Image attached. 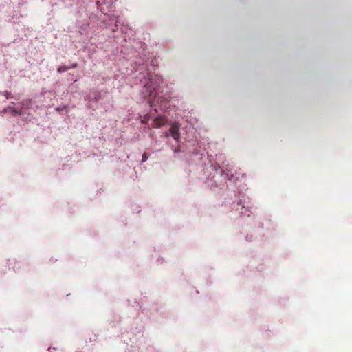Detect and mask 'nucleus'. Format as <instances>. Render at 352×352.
I'll list each match as a JSON object with an SVG mask.
<instances>
[{
  "label": "nucleus",
  "instance_id": "f257e3e1",
  "mask_svg": "<svg viewBox=\"0 0 352 352\" xmlns=\"http://www.w3.org/2000/svg\"><path fill=\"white\" fill-rule=\"evenodd\" d=\"M162 82V79L159 76H151L149 75L148 81L144 85V90L143 94L144 97L152 96L153 94H155V91L156 88Z\"/></svg>",
  "mask_w": 352,
  "mask_h": 352
},
{
  "label": "nucleus",
  "instance_id": "f03ea898",
  "mask_svg": "<svg viewBox=\"0 0 352 352\" xmlns=\"http://www.w3.org/2000/svg\"><path fill=\"white\" fill-rule=\"evenodd\" d=\"M180 125L177 122H175L172 124L171 127L169 129V132L174 140L176 141H179L180 138V133H179Z\"/></svg>",
  "mask_w": 352,
  "mask_h": 352
},
{
  "label": "nucleus",
  "instance_id": "7ed1b4c3",
  "mask_svg": "<svg viewBox=\"0 0 352 352\" xmlns=\"http://www.w3.org/2000/svg\"><path fill=\"white\" fill-rule=\"evenodd\" d=\"M167 122V119L164 116L157 117L153 122V127L160 128L164 126Z\"/></svg>",
  "mask_w": 352,
  "mask_h": 352
},
{
  "label": "nucleus",
  "instance_id": "20e7f679",
  "mask_svg": "<svg viewBox=\"0 0 352 352\" xmlns=\"http://www.w3.org/2000/svg\"><path fill=\"white\" fill-rule=\"evenodd\" d=\"M6 111L11 113L13 116H15L16 115H19V113L16 109H12L10 107H8L6 109H5Z\"/></svg>",
  "mask_w": 352,
  "mask_h": 352
},
{
  "label": "nucleus",
  "instance_id": "39448f33",
  "mask_svg": "<svg viewBox=\"0 0 352 352\" xmlns=\"http://www.w3.org/2000/svg\"><path fill=\"white\" fill-rule=\"evenodd\" d=\"M69 69V67H67L65 65H61L57 69V72L58 73H63V72L67 71Z\"/></svg>",
  "mask_w": 352,
  "mask_h": 352
},
{
  "label": "nucleus",
  "instance_id": "423d86ee",
  "mask_svg": "<svg viewBox=\"0 0 352 352\" xmlns=\"http://www.w3.org/2000/svg\"><path fill=\"white\" fill-rule=\"evenodd\" d=\"M97 4H98V6L100 8V10L102 12H105V9H104V8L102 7V5L100 4V0L97 1Z\"/></svg>",
  "mask_w": 352,
  "mask_h": 352
},
{
  "label": "nucleus",
  "instance_id": "0eeeda50",
  "mask_svg": "<svg viewBox=\"0 0 352 352\" xmlns=\"http://www.w3.org/2000/svg\"><path fill=\"white\" fill-rule=\"evenodd\" d=\"M103 3H104V4H107V8H110L111 6V5H112V1L111 0H109L107 1H104Z\"/></svg>",
  "mask_w": 352,
  "mask_h": 352
},
{
  "label": "nucleus",
  "instance_id": "6e6552de",
  "mask_svg": "<svg viewBox=\"0 0 352 352\" xmlns=\"http://www.w3.org/2000/svg\"><path fill=\"white\" fill-rule=\"evenodd\" d=\"M3 95L6 96V99L9 98L10 92L6 91L3 92Z\"/></svg>",
  "mask_w": 352,
  "mask_h": 352
},
{
  "label": "nucleus",
  "instance_id": "1a4fd4ad",
  "mask_svg": "<svg viewBox=\"0 0 352 352\" xmlns=\"http://www.w3.org/2000/svg\"><path fill=\"white\" fill-rule=\"evenodd\" d=\"M147 159H148V157H147V155H146V153H144L143 154V155H142V162H145V161H146V160H147Z\"/></svg>",
  "mask_w": 352,
  "mask_h": 352
},
{
  "label": "nucleus",
  "instance_id": "9d476101",
  "mask_svg": "<svg viewBox=\"0 0 352 352\" xmlns=\"http://www.w3.org/2000/svg\"><path fill=\"white\" fill-rule=\"evenodd\" d=\"M78 67V64L76 63L72 64L71 67H69L70 68H76Z\"/></svg>",
  "mask_w": 352,
  "mask_h": 352
}]
</instances>
